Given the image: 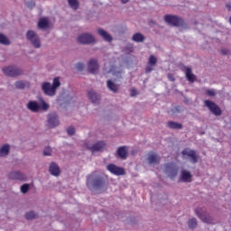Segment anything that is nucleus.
<instances>
[{"label": "nucleus", "mask_w": 231, "mask_h": 231, "mask_svg": "<svg viewBox=\"0 0 231 231\" xmlns=\"http://www.w3.org/2000/svg\"><path fill=\"white\" fill-rule=\"evenodd\" d=\"M204 106L208 107V109H209V111L215 115V116H221L223 114V111H221L219 106L215 104L213 101L207 99L204 101Z\"/></svg>", "instance_id": "f257e3e1"}, {"label": "nucleus", "mask_w": 231, "mask_h": 231, "mask_svg": "<svg viewBox=\"0 0 231 231\" xmlns=\"http://www.w3.org/2000/svg\"><path fill=\"white\" fill-rule=\"evenodd\" d=\"M3 71L6 77H19L20 75H23V69L15 66L5 67Z\"/></svg>", "instance_id": "f03ea898"}, {"label": "nucleus", "mask_w": 231, "mask_h": 231, "mask_svg": "<svg viewBox=\"0 0 231 231\" xmlns=\"http://www.w3.org/2000/svg\"><path fill=\"white\" fill-rule=\"evenodd\" d=\"M164 21L171 26H181V24H183V19L176 15L166 14L164 16Z\"/></svg>", "instance_id": "7ed1b4c3"}, {"label": "nucleus", "mask_w": 231, "mask_h": 231, "mask_svg": "<svg viewBox=\"0 0 231 231\" xmlns=\"http://www.w3.org/2000/svg\"><path fill=\"white\" fill-rule=\"evenodd\" d=\"M182 156L184 158H190L191 163H198V160H199V156H198V153L196 151L191 150L189 148H186L181 152Z\"/></svg>", "instance_id": "20e7f679"}, {"label": "nucleus", "mask_w": 231, "mask_h": 231, "mask_svg": "<svg viewBox=\"0 0 231 231\" xmlns=\"http://www.w3.org/2000/svg\"><path fill=\"white\" fill-rule=\"evenodd\" d=\"M26 37L28 41L32 42L34 48H41V40L39 39V36H37V33H35V32L28 31L26 33Z\"/></svg>", "instance_id": "39448f33"}, {"label": "nucleus", "mask_w": 231, "mask_h": 231, "mask_svg": "<svg viewBox=\"0 0 231 231\" xmlns=\"http://www.w3.org/2000/svg\"><path fill=\"white\" fill-rule=\"evenodd\" d=\"M47 124L48 127H50L51 129H53L54 127H57V125H59V116L56 113H51L48 115Z\"/></svg>", "instance_id": "423d86ee"}, {"label": "nucleus", "mask_w": 231, "mask_h": 231, "mask_svg": "<svg viewBox=\"0 0 231 231\" xmlns=\"http://www.w3.org/2000/svg\"><path fill=\"white\" fill-rule=\"evenodd\" d=\"M78 42L79 44H92L95 42V37L89 33H83L78 37Z\"/></svg>", "instance_id": "0eeeda50"}, {"label": "nucleus", "mask_w": 231, "mask_h": 231, "mask_svg": "<svg viewBox=\"0 0 231 231\" xmlns=\"http://www.w3.org/2000/svg\"><path fill=\"white\" fill-rule=\"evenodd\" d=\"M106 169L109 172L115 174V176H124V174H125V170H124V168H120L115 164H108Z\"/></svg>", "instance_id": "6e6552de"}, {"label": "nucleus", "mask_w": 231, "mask_h": 231, "mask_svg": "<svg viewBox=\"0 0 231 231\" xmlns=\"http://www.w3.org/2000/svg\"><path fill=\"white\" fill-rule=\"evenodd\" d=\"M42 88L43 93H45V95H48L49 97L55 96V93H56L55 88H53V86H51L50 82L43 83L42 86Z\"/></svg>", "instance_id": "1a4fd4ad"}, {"label": "nucleus", "mask_w": 231, "mask_h": 231, "mask_svg": "<svg viewBox=\"0 0 231 231\" xmlns=\"http://www.w3.org/2000/svg\"><path fill=\"white\" fill-rule=\"evenodd\" d=\"M104 147H106V143H104L103 141H99L93 144L92 146H87V149L88 151H91V152H98L102 151Z\"/></svg>", "instance_id": "9d476101"}, {"label": "nucleus", "mask_w": 231, "mask_h": 231, "mask_svg": "<svg viewBox=\"0 0 231 231\" xmlns=\"http://www.w3.org/2000/svg\"><path fill=\"white\" fill-rule=\"evenodd\" d=\"M88 71L95 75L98 71V61L97 60L92 59L88 62Z\"/></svg>", "instance_id": "9b49d317"}, {"label": "nucleus", "mask_w": 231, "mask_h": 231, "mask_svg": "<svg viewBox=\"0 0 231 231\" xmlns=\"http://www.w3.org/2000/svg\"><path fill=\"white\" fill-rule=\"evenodd\" d=\"M9 180H20L21 181L26 180L24 174L21 173L20 171H12L8 175Z\"/></svg>", "instance_id": "f8f14e48"}, {"label": "nucleus", "mask_w": 231, "mask_h": 231, "mask_svg": "<svg viewBox=\"0 0 231 231\" xmlns=\"http://www.w3.org/2000/svg\"><path fill=\"white\" fill-rule=\"evenodd\" d=\"M195 212L197 216L201 218L203 223H208V225H212V217L207 214H200L199 209H196Z\"/></svg>", "instance_id": "ddd939ff"}, {"label": "nucleus", "mask_w": 231, "mask_h": 231, "mask_svg": "<svg viewBox=\"0 0 231 231\" xmlns=\"http://www.w3.org/2000/svg\"><path fill=\"white\" fill-rule=\"evenodd\" d=\"M93 186L95 189H104L106 187V180L102 177H97L94 180Z\"/></svg>", "instance_id": "4468645a"}, {"label": "nucleus", "mask_w": 231, "mask_h": 231, "mask_svg": "<svg viewBox=\"0 0 231 231\" xmlns=\"http://www.w3.org/2000/svg\"><path fill=\"white\" fill-rule=\"evenodd\" d=\"M106 88L113 93H118V90L120 89V85L116 84L115 82L111 81V79H108L106 81Z\"/></svg>", "instance_id": "2eb2a0df"}, {"label": "nucleus", "mask_w": 231, "mask_h": 231, "mask_svg": "<svg viewBox=\"0 0 231 231\" xmlns=\"http://www.w3.org/2000/svg\"><path fill=\"white\" fill-rule=\"evenodd\" d=\"M27 109H30L32 113H39V109H41V106L35 101H29L27 104Z\"/></svg>", "instance_id": "dca6fc26"}, {"label": "nucleus", "mask_w": 231, "mask_h": 231, "mask_svg": "<svg viewBox=\"0 0 231 231\" xmlns=\"http://www.w3.org/2000/svg\"><path fill=\"white\" fill-rule=\"evenodd\" d=\"M49 171L52 176H59V174H60V169L55 162L51 163Z\"/></svg>", "instance_id": "f3484780"}, {"label": "nucleus", "mask_w": 231, "mask_h": 231, "mask_svg": "<svg viewBox=\"0 0 231 231\" xmlns=\"http://www.w3.org/2000/svg\"><path fill=\"white\" fill-rule=\"evenodd\" d=\"M180 178L185 183H190V181H192V174L185 170L181 171Z\"/></svg>", "instance_id": "a211bd4d"}, {"label": "nucleus", "mask_w": 231, "mask_h": 231, "mask_svg": "<svg viewBox=\"0 0 231 231\" xmlns=\"http://www.w3.org/2000/svg\"><path fill=\"white\" fill-rule=\"evenodd\" d=\"M148 162L150 165H152V163H160V157L155 152H150L148 154Z\"/></svg>", "instance_id": "6ab92c4d"}, {"label": "nucleus", "mask_w": 231, "mask_h": 231, "mask_svg": "<svg viewBox=\"0 0 231 231\" xmlns=\"http://www.w3.org/2000/svg\"><path fill=\"white\" fill-rule=\"evenodd\" d=\"M97 32L100 37H102L106 42H111L113 41V37H111V35H109V33H107L103 29H98Z\"/></svg>", "instance_id": "aec40b11"}, {"label": "nucleus", "mask_w": 231, "mask_h": 231, "mask_svg": "<svg viewBox=\"0 0 231 231\" xmlns=\"http://www.w3.org/2000/svg\"><path fill=\"white\" fill-rule=\"evenodd\" d=\"M88 96L93 104H98L100 101V96H98V94L95 93L94 91H88Z\"/></svg>", "instance_id": "412c9836"}, {"label": "nucleus", "mask_w": 231, "mask_h": 231, "mask_svg": "<svg viewBox=\"0 0 231 231\" xmlns=\"http://www.w3.org/2000/svg\"><path fill=\"white\" fill-rule=\"evenodd\" d=\"M185 75H186V79H187V80H189V82H195L196 76L194 74H192L191 68H186Z\"/></svg>", "instance_id": "4be33fe9"}, {"label": "nucleus", "mask_w": 231, "mask_h": 231, "mask_svg": "<svg viewBox=\"0 0 231 231\" xmlns=\"http://www.w3.org/2000/svg\"><path fill=\"white\" fill-rule=\"evenodd\" d=\"M50 26V22H48V18H42L38 22V28L40 30H46Z\"/></svg>", "instance_id": "5701e85b"}, {"label": "nucleus", "mask_w": 231, "mask_h": 231, "mask_svg": "<svg viewBox=\"0 0 231 231\" xmlns=\"http://www.w3.org/2000/svg\"><path fill=\"white\" fill-rule=\"evenodd\" d=\"M117 155L121 160H125V158H127V150L125 149V146H121L117 149Z\"/></svg>", "instance_id": "b1692460"}, {"label": "nucleus", "mask_w": 231, "mask_h": 231, "mask_svg": "<svg viewBox=\"0 0 231 231\" xmlns=\"http://www.w3.org/2000/svg\"><path fill=\"white\" fill-rule=\"evenodd\" d=\"M132 41L134 42H143V41H145V36L140 32H136L133 35Z\"/></svg>", "instance_id": "393cba45"}, {"label": "nucleus", "mask_w": 231, "mask_h": 231, "mask_svg": "<svg viewBox=\"0 0 231 231\" xmlns=\"http://www.w3.org/2000/svg\"><path fill=\"white\" fill-rule=\"evenodd\" d=\"M167 126L170 129H182L183 128V125L180 124V123H176L174 121H169L167 123Z\"/></svg>", "instance_id": "a878e982"}, {"label": "nucleus", "mask_w": 231, "mask_h": 231, "mask_svg": "<svg viewBox=\"0 0 231 231\" xmlns=\"http://www.w3.org/2000/svg\"><path fill=\"white\" fill-rule=\"evenodd\" d=\"M10 152V145L9 144H4L0 148V156H8Z\"/></svg>", "instance_id": "bb28decb"}, {"label": "nucleus", "mask_w": 231, "mask_h": 231, "mask_svg": "<svg viewBox=\"0 0 231 231\" xmlns=\"http://www.w3.org/2000/svg\"><path fill=\"white\" fill-rule=\"evenodd\" d=\"M69 1V5L70 6V8H72V10H79V1L78 0H68Z\"/></svg>", "instance_id": "cd10ccee"}, {"label": "nucleus", "mask_w": 231, "mask_h": 231, "mask_svg": "<svg viewBox=\"0 0 231 231\" xmlns=\"http://www.w3.org/2000/svg\"><path fill=\"white\" fill-rule=\"evenodd\" d=\"M0 44L10 45V41L4 34H0Z\"/></svg>", "instance_id": "c85d7f7f"}, {"label": "nucleus", "mask_w": 231, "mask_h": 231, "mask_svg": "<svg viewBox=\"0 0 231 231\" xmlns=\"http://www.w3.org/2000/svg\"><path fill=\"white\" fill-rule=\"evenodd\" d=\"M157 62H158V60L156 59V57H154V55H151L149 57L148 64L150 66H155Z\"/></svg>", "instance_id": "c756f323"}, {"label": "nucleus", "mask_w": 231, "mask_h": 231, "mask_svg": "<svg viewBox=\"0 0 231 231\" xmlns=\"http://www.w3.org/2000/svg\"><path fill=\"white\" fill-rule=\"evenodd\" d=\"M15 86L18 89H24L26 86H28V83L24 81H17Z\"/></svg>", "instance_id": "7c9ffc66"}, {"label": "nucleus", "mask_w": 231, "mask_h": 231, "mask_svg": "<svg viewBox=\"0 0 231 231\" xmlns=\"http://www.w3.org/2000/svg\"><path fill=\"white\" fill-rule=\"evenodd\" d=\"M188 225L189 228H196L198 226V221L196 218H191L189 220Z\"/></svg>", "instance_id": "2f4dec72"}, {"label": "nucleus", "mask_w": 231, "mask_h": 231, "mask_svg": "<svg viewBox=\"0 0 231 231\" xmlns=\"http://www.w3.org/2000/svg\"><path fill=\"white\" fill-rule=\"evenodd\" d=\"M60 86V80L59 79V78H55L52 83V88H54V91L57 92V88H59Z\"/></svg>", "instance_id": "473e14b6"}, {"label": "nucleus", "mask_w": 231, "mask_h": 231, "mask_svg": "<svg viewBox=\"0 0 231 231\" xmlns=\"http://www.w3.org/2000/svg\"><path fill=\"white\" fill-rule=\"evenodd\" d=\"M25 217L26 219H35V217H37V214L33 211H30L25 214Z\"/></svg>", "instance_id": "72a5a7b5"}, {"label": "nucleus", "mask_w": 231, "mask_h": 231, "mask_svg": "<svg viewBox=\"0 0 231 231\" xmlns=\"http://www.w3.org/2000/svg\"><path fill=\"white\" fill-rule=\"evenodd\" d=\"M28 190H30L29 184H23L21 186V192H23V194H26V192H28Z\"/></svg>", "instance_id": "f704fd0d"}, {"label": "nucleus", "mask_w": 231, "mask_h": 231, "mask_svg": "<svg viewBox=\"0 0 231 231\" xmlns=\"http://www.w3.org/2000/svg\"><path fill=\"white\" fill-rule=\"evenodd\" d=\"M43 156H51V148L50 146L43 151Z\"/></svg>", "instance_id": "c9c22d12"}, {"label": "nucleus", "mask_w": 231, "mask_h": 231, "mask_svg": "<svg viewBox=\"0 0 231 231\" xmlns=\"http://www.w3.org/2000/svg\"><path fill=\"white\" fill-rule=\"evenodd\" d=\"M67 133L69 136H73V134H75V127H72V126L69 127L67 129Z\"/></svg>", "instance_id": "e433bc0d"}, {"label": "nucleus", "mask_w": 231, "mask_h": 231, "mask_svg": "<svg viewBox=\"0 0 231 231\" xmlns=\"http://www.w3.org/2000/svg\"><path fill=\"white\" fill-rule=\"evenodd\" d=\"M206 95H208V97H216V92L214 89H208L206 91Z\"/></svg>", "instance_id": "4c0bfd02"}, {"label": "nucleus", "mask_w": 231, "mask_h": 231, "mask_svg": "<svg viewBox=\"0 0 231 231\" xmlns=\"http://www.w3.org/2000/svg\"><path fill=\"white\" fill-rule=\"evenodd\" d=\"M41 107L43 111H46L50 108V105H48L46 102L42 101Z\"/></svg>", "instance_id": "58836bf2"}, {"label": "nucleus", "mask_w": 231, "mask_h": 231, "mask_svg": "<svg viewBox=\"0 0 231 231\" xmlns=\"http://www.w3.org/2000/svg\"><path fill=\"white\" fill-rule=\"evenodd\" d=\"M76 69H78V71H82V69H84V64L83 63L76 64Z\"/></svg>", "instance_id": "ea45409f"}, {"label": "nucleus", "mask_w": 231, "mask_h": 231, "mask_svg": "<svg viewBox=\"0 0 231 231\" xmlns=\"http://www.w3.org/2000/svg\"><path fill=\"white\" fill-rule=\"evenodd\" d=\"M130 95L131 97H136V95H138V92L134 88H132L130 90Z\"/></svg>", "instance_id": "a19ab883"}, {"label": "nucleus", "mask_w": 231, "mask_h": 231, "mask_svg": "<svg viewBox=\"0 0 231 231\" xmlns=\"http://www.w3.org/2000/svg\"><path fill=\"white\" fill-rule=\"evenodd\" d=\"M151 71H152V67L148 65L145 69V73H151Z\"/></svg>", "instance_id": "79ce46f5"}, {"label": "nucleus", "mask_w": 231, "mask_h": 231, "mask_svg": "<svg viewBox=\"0 0 231 231\" xmlns=\"http://www.w3.org/2000/svg\"><path fill=\"white\" fill-rule=\"evenodd\" d=\"M168 79L169 80H171V82H174L175 79L174 76L172 74H168Z\"/></svg>", "instance_id": "37998d69"}, {"label": "nucleus", "mask_w": 231, "mask_h": 231, "mask_svg": "<svg viewBox=\"0 0 231 231\" xmlns=\"http://www.w3.org/2000/svg\"><path fill=\"white\" fill-rule=\"evenodd\" d=\"M222 55H228V50L224 49L221 51Z\"/></svg>", "instance_id": "c03bdc74"}, {"label": "nucleus", "mask_w": 231, "mask_h": 231, "mask_svg": "<svg viewBox=\"0 0 231 231\" xmlns=\"http://www.w3.org/2000/svg\"><path fill=\"white\" fill-rule=\"evenodd\" d=\"M129 0H121V3L123 4V5H127V2H128Z\"/></svg>", "instance_id": "a18cd8bd"}, {"label": "nucleus", "mask_w": 231, "mask_h": 231, "mask_svg": "<svg viewBox=\"0 0 231 231\" xmlns=\"http://www.w3.org/2000/svg\"><path fill=\"white\" fill-rule=\"evenodd\" d=\"M226 8H228V10H231V4H227Z\"/></svg>", "instance_id": "49530a36"}, {"label": "nucleus", "mask_w": 231, "mask_h": 231, "mask_svg": "<svg viewBox=\"0 0 231 231\" xmlns=\"http://www.w3.org/2000/svg\"><path fill=\"white\" fill-rule=\"evenodd\" d=\"M32 6H35V3L32 2V3H31V7H32Z\"/></svg>", "instance_id": "de8ad7c7"}, {"label": "nucleus", "mask_w": 231, "mask_h": 231, "mask_svg": "<svg viewBox=\"0 0 231 231\" xmlns=\"http://www.w3.org/2000/svg\"><path fill=\"white\" fill-rule=\"evenodd\" d=\"M89 180H91V176H88V181H89Z\"/></svg>", "instance_id": "09e8293b"}]
</instances>
